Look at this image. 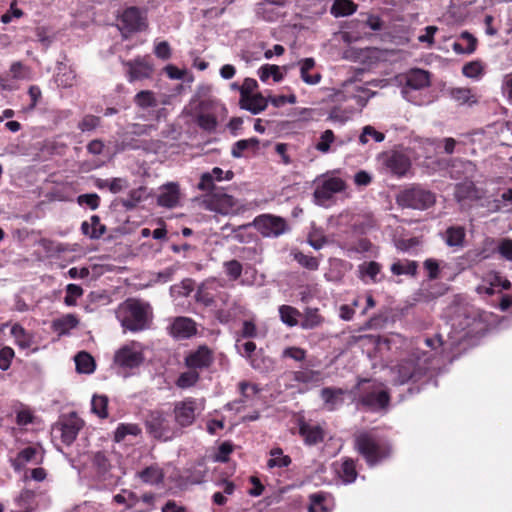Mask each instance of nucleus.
Here are the masks:
<instances>
[{
  "label": "nucleus",
  "mask_w": 512,
  "mask_h": 512,
  "mask_svg": "<svg viewBox=\"0 0 512 512\" xmlns=\"http://www.w3.org/2000/svg\"><path fill=\"white\" fill-rule=\"evenodd\" d=\"M353 447L364 458L369 467H374L388 459L392 447L388 440L383 439L371 431H359L354 434Z\"/></svg>",
  "instance_id": "obj_1"
},
{
  "label": "nucleus",
  "mask_w": 512,
  "mask_h": 512,
  "mask_svg": "<svg viewBox=\"0 0 512 512\" xmlns=\"http://www.w3.org/2000/svg\"><path fill=\"white\" fill-rule=\"evenodd\" d=\"M150 306L139 299L128 298L121 303L116 311V317L122 327L131 332H139L148 328Z\"/></svg>",
  "instance_id": "obj_2"
},
{
  "label": "nucleus",
  "mask_w": 512,
  "mask_h": 512,
  "mask_svg": "<svg viewBox=\"0 0 512 512\" xmlns=\"http://www.w3.org/2000/svg\"><path fill=\"white\" fill-rule=\"evenodd\" d=\"M143 423L146 433L157 441L168 442L179 437L178 427L174 425L171 415L162 409L148 410Z\"/></svg>",
  "instance_id": "obj_3"
},
{
  "label": "nucleus",
  "mask_w": 512,
  "mask_h": 512,
  "mask_svg": "<svg viewBox=\"0 0 512 512\" xmlns=\"http://www.w3.org/2000/svg\"><path fill=\"white\" fill-rule=\"evenodd\" d=\"M396 202L402 208L423 211L434 206L436 195L421 184H412L397 194Z\"/></svg>",
  "instance_id": "obj_4"
},
{
  "label": "nucleus",
  "mask_w": 512,
  "mask_h": 512,
  "mask_svg": "<svg viewBox=\"0 0 512 512\" xmlns=\"http://www.w3.org/2000/svg\"><path fill=\"white\" fill-rule=\"evenodd\" d=\"M359 391L358 404L370 411L385 409L390 403V394L380 388V384L369 379H360L357 387Z\"/></svg>",
  "instance_id": "obj_5"
},
{
  "label": "nucleus",
  "mask_w": 512,
  "mask_h": 512,
  "mask_svg": "<svg viewBox=\"0 0 512 512\" xmlns=\"http://www.w3.org/2000/svg\"><path fill=\"white\" fill-rule=\"evenodd\" d=\"M204 410V400L194 397H186L173 404V422L178 427V435L181 436L183 430L191 427L197 417Z\"/></svg>",
  "instance_id": "obj_6"
},
{
  "label": "nucleus",
  "mask_w": 512,
  "mask_h": 512,
  "mask_svg": "<svg viewBox=\"0 0 512 512\" xmlns=\"http://www.w3.org/2000/svg\"><path fill=\"white\" fill-rule=\"evenodd\" d=\"M125 68V76L129 83L152 79L154 63L150 55L137 56L131 60L122 61Z\"/></svg>",
  "instance_id": "obj_7"
},
{
  "label": "nucleus",
  "mask_w": 512,
  "mask_h": 512,
  "mask_svg": "<svg viewBox=\"0 0 512 512\" xmlns=\"http://www.w3.org/2000/svg\"><path fill=\"white\" fill-rule=\"evenodd\" d=\"M396 373L395 382L403 385L410 381L418 382L427 373V367L420 363L419 359L407 358L401 360L394 369Z\"/></svg>",
  "instance_id": "obj_8"
},
{
  "label": "nucleus",
  "mask_w": 512,
  "mask_h": 512,
  "mask_svg": "<svg viewBox=\"0 0 512 512\" xmlns=\"http://www.w3.org/2000/svg\"><path fill=\"white\" fill-rule=\"evenodd\" d=\"M253 225L264 237H278L289 230L286 219L272 214H261L255 217Z\"/></svg>",
  "instance_id": "obj_9"
},
{
  "label": "nucleus",
  "mask_w": 512,
  "mask_h": 512,
  "mask_svg": "<svg viewBox=\"0 0 512 512\" xmlns=\"http://www.w3.org/2000/svg\"><path fill=\"white\" fill-rule=\"evenodd\" d=\"M84 426V421L76 412L62 415L54 426V430L60 432L61 441L70 446L77 438L80 430Z\"/></svg>",
  "instance_id": "obj_10"
},
{
  "label": "nucleus",
  "mask_w": 512,
  "mask_h": 512,
  "mask_svg": "<svg viewBox=\"0 0 512 512\" xmlns=\"http://www.w3.org/2000/svg\"><path fill=\"white\" fill-rule=\"evenodd\" d=\"M383 166L393 175L403 177L411 168L410 158L403 152L391 150L381 156Z\"/></svg>",
  "instance_id": "obj_11"
},
{
  "label": "nucleus",
  "mask_w": 512,
  "mask_h": 512,
  "mask_svg": "<svg viewBox=\"0 0 512 512\" xmlns=\"http://www.w3.org/2000/svg\"><path fill=\"white\" fill-rule=\"evenodd\" d=\"M44 461V451L40 446L30 445L21 449L14 458L10 459L15 472L22 471L27 464L40 465Z\"/></svg>",
  "instance_id": "obj_12"
},
{
  "label": "nucleus",
  "mask_w": 512,
  "mask_h": 512,
  "mask_svg": "<svg viewBox=\"0 0 512 512\" xmlns=\"http://www.w3.org/2000/svg\"><path fill=\"white\" fill-rule=\"evenodd\" d=\"M119 27L124 33L142 31L147 27L146 18L135 6L126 8L119 18Z\"/></svg>",
  "instance_id": "obj_13"
},
{
  "label": "nucleus",
  "mask_w": 512,
  "mask_h": 512,
  "mask_svg": "<svg viewBox=\"0 0 512 512\" xmlns=\"http://www.w3.org/2000/svg\"><path fill=\"white\" fill-rule=\"evenodd\" d=\"M346 182L339 177H330L318 184L313 196L318 204L329 201L334 194L343 192L346 189Z\"/></svg>",
  "instance_id": "obj_14"
},
{
  "label": "nucleus",
  "mask_w": 512,
  "mask_h": 512,
  "mask_svg": "<svg viewBox=\"0 0 512 512\" xmlns=\"http://www.w3.org/2000/svg\"><path fill=\"white\" fill-rule=\"evenodd\" d=\"M214 362L213 351L206 345L199 346L185 357V365L188 369L202 371L210 368Z\"/></svg>",
  "instance_id": "obj_15"
},
{
  "label": "nucleus",
  "mask_w": 512,
  "mask_h": 512,
  "mask_svg": "<svg viewBox=\"0 0 512 512\" xmlns=\"http://www.w3.org/2000/svg\"><path fill=\"white\" fill-rule=\"evenodd\" d=\"M299 435L307 446H315L322 443L326 432L320 425L307 422L303 417L297 420Z\"/></svg>",
  "instance_id": "obj_16"
},
{
  "label": "nucleus",
  "mask_w": 512,
  "mask_h": 512,
  "mask_svg": "<svg viewBox=\"0 0 512 512\" xmlns=\"http://www.w3.org/2000/svg\"><path fill=\"white\" fill-rule=\"evenodd\" d=\"M143 361V353L129 345L121 347L114 356L115 364L122 368L133 369L139 367Z\"/></svg>",
  "instance_id": "obj_17"
},
{
  "label": "nucleus",
  "mask_w": 512,
  "mask_h": 512,
  "mask_svg": "<svg viewBox=\"0 0 512 512\" xmlns=\"http://www.w3.org/2000/svg\"><path fill=\"white\" fill-rule=\"evenodd\" d=\"M196 333V323L188 317H176L169 326V334L176 339H189Z\"/></svg>",
  "instance_id": "obj_18"
},
{
  "label": "nucleus",
  "mask_w": 512,
  "mask_h": 512,
  "mask_svg": "<svg viewBox=\"0 0 512 512\" xmlns=\"http://www.w3.org/2000/svg\"><path fill=\"white\" fill-rule=\"evenodd\" d=\"M233 177V171L228 170L224 172L221 168L214 167L210 172H205L201 175L197 187L201 191H212L215 188V181H222L223 179L232 180Z\"/></svg>",
  "instance_id": "obj_19"
},
{
  "label": "nucleus",
  "mask_w": 512,
  "mask_h": 512,
  "mask_svg": "<svg viewBox=\"0 0 512 512\" xmlns=\"http://www.w3.org/2000/svg\"><path fill=\"white\" fill-rule=\"evenodd\" d=\"M208 473V468L203 460H199L189 467L182 470L180 474V479L185 484H201L204 482L206 475Z\"/></svg>",
  "instance_id": "obj_20"
},
{
  "label": "nucleus",
  "mask_w": 512,
  "mask_h": 512,
  "mask_svg": "<svg viewBox=\"0 0 512 512\" xmlns=\"http://www.w3.org/2000/svg\"><path fill=\"white\" fill-rule=\"evenodd\" d=\"M335 472L344 484L354 483L358 477L357 460L350 457H342L336 464Z\"/></svg>",
  "instance_id": "obj_21"
},
{
  "label": "nucleus",
  "mask_w": 512,
  "mask_h": 512,
  "mask_svg": "<svg viewBox=\"0 0 512 512\" xmlns=\"http://www.w3.org/2000/svg\"><path fill=\"white\" fill-rule=\"evenodd\" d=\"M180 200L179 185L174 182L167 183L160 188L157 204L161 207L174 208Z\"/></svg>",
  "instance_id": "obj_22"
},
{
  "label": "nucleus",
  "mask_w": 512,
  "mask_h": 512,
  "mask_svg": "<svg viewBox=\"0 0 512 512\" xmlns=\"http://www.w3.org/2000/svg\"><path fill=\"white\" fill-rule=\"evenodd\" d=\"M358 277L363 282L378 283L384 279L382 265L376 261L363 262L358 266Z\"/></svg>",
  "instance_id": "obj_23"
},
{
  "label": "nucleus",
  "mask_w": 512,
  "mask_h": 512,
  "mask_svg": "<svg viewBox=\"0 0 512 512\" xmlns=\"http://www.w3.org/2000/svg\"><path fill=\"white\" fill-rule=\"evenodd\" d=\"M346 391L342 388L324 387L320 391V397L324 402V408L328 411H334L344 403L343 396Z\"/></svg>",
  "instance_id": "obj_24"
},
{
  "label": "nucleus",
  "mask_w": 512,
  "mask_h": 512,
  "mask_svg": "<svg viewBox=\"0 0 512 512\" xmlns=\"http://www.w3.org/2000/svg\"><path fill=\"white\" fill-rule=\"evenodd\" d=\"M405 85L413 90L430 86V73L420 68L411 69L405 76Z\"/></svg>",
  "instance_id": "obj_25"
},
{
  "label": "nucleus",
  "mask_w": 512,
  "mask_h": 512,
  "mask_svg": "<svg viewBox=\"0 0 512 512\" xmlns=\"http://www.w3.org/2000/svg\"><path fill=\"white\" fill-rule=\"evenodd\" d=\"M106 231L107 228L101 223L98 215H92L90 217V223L88 221H83L81 224L82 234L91 239H100Z\"/></svg>",
  "instance_id": "obj_26"
},
{
  "label": "nucleus",
  "mask_w": 512,
  "mask_h": 512,
  "mask_svg": "<svg viewBox=\"0 0 512 512\" xmlns=\"http://www.w3.org/2000/svg\"><path fill=\"white\" fill-rule=\"evenodd\" d=\"M466 230L463 226H449L442 238L448 247L460 248L464 246Z\"/></svg>",
  "instance_id": "obj_27"
},
{
  "label": "nucleus",
  "mask_w": 512,
  "mask_h": 512,
  "mask_svg": "<svg viewBox=\"0 0 512 512\" xmlns=\"http://www.w3.org/2000/svg\"><path fill=\"white\" fill-rule=\"evenodd\" d=\"M269 99H266L261 93L253 94L240 99L239 104L252 114H259L267 108Z\"/></svg>",
  "instance_id": "obj_28"
},
{
  "label": "nucleus",
  "mask_w": 512,
  "mask_h": 512,
  "mask_svg": "<svg viewBox=\"0 0 512 512\" xmlns=\"http://www.w3.org/2000/svg\"><path fill=\"white\" fill-rule=\"evenodd\" d=\"M238 388L241 398L227 404L228 409H235L237 412L240 411V407L238 405L244 404L247 400L251 399L259 392L257 385L251 384L247 381H241L238 384Z\"/></svg>",
  "instance_id": "obj_29"
},
{
  "label": "nucleus",
  "mask_w": 512,
  "mask_h": 512,
  "mask_svg": "<svg viewBox=\"0 0 512 512\" xmlns=\"http://www.w3.org/2000/svg\"><path fill=\"white\" fill-rule=\"evenodd\" d=\"M447 94L459 105L468 104L471 106L478 102L477 96L473 93V90L467 87L449 88Z\"/></svg>",
  "instance_id": "obj_30"
},
{
  "label": "nucleus",
  "mask_w": 512,
  "mask_h": 512,
  "mask_svg": "<svg viewBox=\"0 0 512 512\" xmlns=\"http://www.w3.org/2000/svg\"><path fill=\"white\" fill-rule=\"evenodd\" d=\"M212 202L214 209L223 215H227L235 210L236 200L231 195L225 193L214 194Z\"/></svg>",
  "instance_id": "obj_31"
},
{
  "label": "nucleus",
  "mask_w": 512,
  "mask_h": 512,
  "mask_svg": "<svg viewBox=\"0 0 512 512\" xmlns=\"http://www.w3.org/2000/svg\"><path fill=\"white\" fill-rule=\"evenodd\" d=\"M300 76L301 79L309 85L318 84L321 81L322 75L320 73L310 74V70L315 67V60L313 58H305L300 62Z\"/></svg>",
  "instance_id": "obj_32"
},
{
  "label": "nucleus",
  "mask_w": 512,
  "mask_h": 512,
  "mask_svg": "<svg viewBox=\"0 0 512 512\" xmlns=\"http://www.w3.org/2000/svg\"><path fill=\"white\" fill-rule=\"evenodd\" d=\"M138 477L143 483L149 485H158L163 482L164 473L163 470L157 465H151L138 472Z\"/></svg>",
  "instance_id": "obj_33"
},
{
  "label": "nucleus",
  "mask_w": 512,
  "mask_h": 512,
  "mask_svg": "<svg viewBox=\"0 0 512 512\" xmlns=\"http://www.w3.org/2000/svg\"><path fill=\"white\" fill-rule=\"evenodd\" d=\"M79 324L78 318L73 314H67L61 318L55 319L52 322V329L58 333L59 336L68 334L70 330L76 328Z\"/></svg>",
  "instance_id": "obj_34"
},
{
  "label": "nucleus",
  "mask_w": 512,
  "mask_h": 512,
  "mask_svg": "<svg viewBox=\"0 0 512 512\" xmlns=\"http://www.w3.org/2000/svg\"><path fill=\"white\" fill-rule=\"evenodd\" d=\"M142 433L141 427L136 423H120L114 431L113 440L116 443L122 442L126 436H139Z\"/></svg>",
  "instance_id": "obj_35"
},
{
  "label": "nucleus",
  "mask_w": 512,
  "mask_h": 512,
  "mask_svg": "<svg viewBox=\"0 0 512 512\" xmlns=\"http://www.w3.org/2000/svg\"><path fill=\"white\" fill-rule=\"evenodd\" d=\"M75 364L79 373L91 374L95 370L94 358L86 351H80L76 354Z\"/></svg>",
  "instance_id": "obj_36"
},
{
  "label": "nucleus",
  "mask_w": 512,
  "mask_h": 512,
  "mask_svg": "<svg viewBox=\"0 0 512 512\" xmlns=\"http://www.w3.org/2000/svg\"><path fill=\"white\" fill-rule=\"evenodd\" d=\"M216 291L206 284L201 285L196 294L195 300L197 303L204 305L205 307L214 308L217 299H215Z\"/></svg>",
  "instance_id": "obj_37"
},
{
  "label": "nucleus",
  "mask_w": 512,
  "mask_h": 512,
  "mask_svg": "<svg viewBox=\"0 0 512 512\" xmlns=\"http://www.w3.org/2000/svg\"><path fill=\"white\" fill-rule=\"evenodd\" d=\"M259 143L260 141L256 137H252L249 139H241L233 144L231 149V155L234 158H241L244 156V151L249 149H258Z\"/></svg>",
  "instance_id": "obj_38"
},
{
  "label": "nucleus",
  "mask_w": 512,
  "mask_h": 512,
  "mask_svg": "<svg viewBox=\"0 0 512 512\" xmlns=\"http://www.w3.org/2000/svg\"><path fill=\"white\" fill-rule=\"evenodd\" d=\"M460 38L465 42L466 46L464 47L461 43L455 42L452 46L454 52L457 54H471L476 50L477 39L471 33L467 31L462 32Z\"/></svg>",
  "instance_id": "obj_39"
},
{
  "label": "nucleus",
  "mask_w": 512,
  "mask_h": 512,
  "mask_svg": "<svg viewBox=\"0 0 512 512\" xmlns=\"http://www.w3.org/2000/svg\"><path fill=\"white\" fill-rule=\"evenodd\" d=\"M135 105L141 109L154 108L158 105L156 94L151 90H141L133 98Z\"/></svg>",
  "instance_id": "obj_40"
},
{
  "label": "nucleus",
  "mask_w": 512,
  "mask_h": 512,
  "mask_svg": "<svg viewBox=\"0 0 512 512\" xmlns=\"http://www.w3.org/2000/svg\"><path fill=\"white\" fill-rule=\"evenodd\" d=\"M239 342L240 341L237 340L236 347H237L239 353L241 354V356L245 357L254 369H259L260 364L256 358V353H255L256 344L253 341H246L240 345Z\"/></svg>",
  "instance_id": "obj_41"
},
{
  "label": "nucleus",
  "mask_w": 512,
  "mask_h": 512,
  "mask_svg": "<svg viewBox=\"0 0 512 512\" xmlns=\"http://www.w3.org/2000/svg\"><path fill=\"white\" fill-rule=\"evenodd\" d=\"M391 272L394 275H410L416 276L418 270V263L414 260H405L404 262H394L390 267Z\"/></svg>",
  "instance_id": "obj_42"
},
{
  "label": "nucleus",
  "mask_w": 512,
  "mask_h": 512,
  "mask_svg": "<svg viewBox=\"0 0 512 512\" xmlns=\"http://www.w3.org/2000/svg\"><path fill=\"white\" fill-rule=\"evenodd\" d=\"M270 456V459L267 461L269 468H286L292 462L291 457L284 455L283 450L279 447L271 449Z\"/></svg>",
  "instance_id": "obj_43"
},
{
  "label": "nucleus",
  "mask_w": 512,
  "mask_h": 512,
  "mask_svg": "<svg viewBox=\"0 0 512 512\" xmlns=\"http://www.w3.org/2000/svg\"><path fill=\"white\" fill-rule=\"evenodd\" d=\"M357 5L352 0H335L331 13L336 17L349 16L356 12Z\"/></svg>",
  "instance_id": "obj_44"
},
{
  "label": "nucleus",
  "mask_w": 512,
  "mask_h": 512,
  "mask_svg": "<svg viewBox=\"0 0 512 512\" xmlns=\"http://www.w3.org/2000/svg\"><path fill=\"white\" fill-rule=\"evenodd\" d=\"M324 322V318L319 313L318 308H307L305 310L304 319L301 323L303 329H313L320 326Z\"/></svg>",
  "instance_id": "obj_45"
},
{
  "label": "nucleus",
  "mask_w": 512,
  "mask_h": 512,
  "mask_svg": "<svg viewBox=\"0 0 512 512\" xmlns=\"http://www.w3.org/2000/svg\"><path fill=\"white\" fill-rule=\"evenodd\" d=\"M108 397L106 395H94L91 400V410L99 418L108 417Z\"/></svg>",
  "instance_id": "obj_46"
},
{
  "label": "nucleus",
  "mask_w": 512,
  "mask_h": 512,
  "mask_svg": "<svg viewBox=\"0 0 512 512\" xmlns=\"http://www.w3.org/2000/svg\"><path fill=\"white\" fill-rule=\"evenodd\" d=\"M281 321L290 327L298 324L297 317L300 315L298 309L290 305H281L279 307Z\"/></svg>",
  "instance_id": "obj_47"
},
{
  "label": "nucleus",
  "mask_w": 512,
  "mask_h": 512,
  "mask_svg": "<svg viewBox=\"0 0 512 512\" xmlns=\"http://www.w3.org/2000/svg\"><path fill=\"white\" fill-rule=\"evenodd\" d=\"M200 379V373L193 369H188L179 375L176 380L177 387L181 389H187L196 385Z\"/></svg>",
  "instance_id": "obj_48"
},
{
  "label": "nucleus",
  "mask_w": 512,
  "mask_h": 512,
  "mask_svg": "<svg viewBox=\"0 0 512 512\" xmlns=\"http://www.w3.org/2000/svg\"><path fill=\"white\" fill-rule=\"evenodd\" d=\"M270 77L273 78L274 82H279L283 79V74L280 71L279 66L265 64L259 69V78L261 81L266 82Z\"/></svg>",
  "instance_id": "obj_49"
},
{
  "label": "nucleus",
  "mask_w": 512,
  "mask_h": 512,
  "mask_svg": "<svg viewBox=\"0 0 512 512\" xmlns=\"http://www.w3.org/2000/svg\"><path fill=\"white\" fill-rule=\"evenodd\" d=\"M196 123L202 130L207 132L215 131L218 125L216 116L211 113H200L196 117Z\"/></svg>",
  "instance_id": "obj_50"
},
{
  "label": "nucleus",
  "mask_w": 512,
  "mask_h": 512,
  "mask_svg": "<svg viewBox=\"0 0 512 512\" xmlns=\"http://www.w3.org/2000/svg\"><path fill=\"white\" fill-rule=\"evenodd\" d=\"M145 189L143 187H139L136 189H132L127 198L122 199V205L127 209L131 210L137 206L143 200Z\"/></svg>",
  "instance_id": "obj_51"
},
{
  "label": "nucleus",
  "mask_w": 512,
  "mask_h": 512,
  "mask_svg": "<svg viewBox=\"0 0 512 512\" xmlns=\"http://www.w3.org/2000/svg\"><path fill=\"white\" fill-rule=\"evenodd\" d=\"M462 73L467 78L477 79L484 74V66L481 61H471L462 67Z\"/></svg>",
  "instance_id": "obj_52"
},
{
  "label": "nucleus",
  "mask_w": 512,
  "mask_h": 512,
  "mask_svg": "<svg viewBox=\"0 0 512 512\" xmlns=\"http://www.w3.org/2000/svg\"><path fill=\"white\" fill-rule=\"evenodd\" d=\"M294 260H296L302 267L315 271L319 268V261L316 257L306 255L300 251L294 253Z\"/></svg>",
  "instance_id": "obj_53"
},
{
  "label": "nucleus",
  "mask_w": 512,
  "mask_h": 512,
  "mask_svg": "<svg viewBox=\"0 0 512 512\" xmlns=\"http://www.w3.org/2000/svg\"><path fill=\"white\" fill-rule=\"evenodd\" d=\"M84 291L81 286L77 284H68L66 287V295L64 297V303L67 306L76 305L77 298L83 295Z\"/></svg>",
  "instance_id": "obj_54"
},
{
  "label": "nucleus",
  "mask_w": 512,
  "mask_h": 512,
  "mask_svg": "<svg viewBox=\"0 0 512 512\" xmlns=\"http://www.w3.org/2000/svg\"><path fill=\"white\" fill-rule=\"evenodd\" d=\"M368 137H372L376 142H382L385 139V134L375 130L372 126L367 125L362 129V133L359 136V142L363 145L367 144L369 142Z\"/></svg>",
  "instance_id": "obj_55"
},
{
  "label": "nucleus",
  "mask_w": 512,
  "mask_h": 512,
  "mask_svg": "<svg viewBox=\"0 0 512 512\" xmlns=\"http://www.w3.org/2000/svg\"><path fill=\"white\" fill-rule=\"evenodd\" d=\"M223 266H224L226 275L232 281L237 280L242 274L243 266L236 259L224 262Z\"/></svg>",
  "instance_id": "obj_56"
},
{
  "label": "nucleus",
  "mask_w": 512,
  "mask_h": 512,
  "mask_svg": "<svg viewBox=\"0 0 512 512\" xmlns=\"http://www.w3.org/2000/svg\"><path fill=\"white\" fill-rule=\"evenodd\" d=\"M101 123V118L95 115H85L78 123V129L82 132H88L96 129Z\"/></svg>",
  "instance_id": "obj_57"
},
{
  "label": "nucleus",
  "mask_w": 512,
  "mask_h": 512,
  "mask_svg": "<svg viewBox=\"0 0 512 512\" xmlns=\"http://www.w3.org/2000/svg\"><path fill=\"white\" fill-rule=\"evenodd\" d=\"M334 139L335 136L333 131L330 129L325 130L321 134L320 139L317 142L315 148L322 153H327L330 150V146L333 143Z\"/></svg>",
  "instance_id": "obj_58"
},
{
  "label": "nucleus",
  "mask_w": 512,
  "mask_h": 512,
  "mask_svg": "<svg viewBox=\"0 0 512 512\" xmlns=\"http://www.w3.org/2000/svg\"><path fill=\"white\" fill-rule=\"evenodd\" d=\"M234 446L230 441L223 442L214 455V461L225 463L229 460V455L233 452Z\"/></svg>",
  "instance_id": "obj_59"
},
{
  "label": "nucleus",
  "mask_w": 512,
  "mask_h": 512,
  "mask_svg": "<svg viewBox=\"0 0 512 512\" xmlns=\"http://www.w3.org/2000/svg\"><path fill=\"white\" fill-rule=\"evenodd\" d=\"M310 505L308 512H327V509L323 505L325 501V495L321 492L310 495Z\"/></svg>",
  "instance_id": "obj_60"
},
{
  "label": "nucleus",
  "mask_w": 512,
  "mask_h": 512,
  "mask_svg": "<svg viewBox=\"0 0 512 512\" xmlns=\"http://www.w3.org/2000/svg\"><path fill=\"white\" fill-rule=\"evenodd\" d=\"M79 205H87L90 209L96 210L100 205V197L96 193L81 194L77 197Z\"/></svg>",
  "instance_id": "obj_61"
},
{
  "label": "nucleus",
  "mask_w": 512,
  "mask_h": 512,
  "mask_svg": "<svg viewBox=\"0 0 512 512\" xmlns=\"http://www.w3.org/2000/svg\"><path fill=\"white\" fill-rule=\"evenodd\" d=\"M424 269L428 273L429 280H436L440 277L439 262L434 258H428L423 263Z\"/></svg>",
  "instance_id": "obj_62"
},
{
  "label": "nucleus",
  "mask_w": 512,
  "mask_h": 512,
  "mask_svg": "<svg viewBox=\"0 0 512 512\" xmlns=\"http://www.w3.org/2000/svg\"><path fill=\"white\" fill-rule=\"evenodd\" d=\"M15 356L14 350L5 346L0 349V369L6 371L10 368L11 362Z\"/></svg>",
  "instance_id": "obj_63"
},
{
  "label": "nucleus",
  "mask_w": 512,
  "mask_h": 512,
  "mask_svg": "<svg viewBox=\"0 0 512 512\" xmlns=\"http://www.w3.org/2000/svg\"><path fill=\"white\" fill-rule=\"evenodd\" d=\"M498 252L504 259L512 261V239H502L498 245Z\"/></svg>",
  "instance_id": "obj_64"
}]
</instances>
